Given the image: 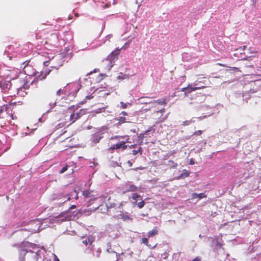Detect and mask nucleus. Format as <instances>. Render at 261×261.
<instances>
[{"mask_svg": "<svg viewBox=\"0 0 261 261\" xmlns=\"http://www.w3.org/2000/svg\"><path fill=\"white\" fill-rule=\"evenodd\" d=\"M32 69V66L27 64L23 67V71L25 74L28 75H35L37 80H42L46 78V76L48 75L50 70L46 69L44 71H42L40 73H36L35 71L31 72L30 70Z\"/></svg>", "mask_w": 261, "mask_h": 261, "instance_id": "1", "label": "nucleus"}, {"mask_svg": "<svg viewBox=\"0 0 261 261\" xmlns=\"http://www.w3.org/2000/svg\"><path fill=\"white\" fill-rule=\"evenodd\" d=\"M19 252L20 256H23L22 258V260L23 261H25V255H26L28 261H38L40 256L37 252L33 251H28L21 247H19Z\"/></svg>", "mask_w": 261, "mask_h": 261, "instance_id": "2", "label": "nucleus"}, {"mask_svg": "<svg viewBox=\"0 0 261 261\" xmlns=\"http://www.w3.org/2000/svg\"><path fill=\"white\" fill-rule=\"evenodd\" d=\"M149 107L147 108L144 109L145 111H149L151 109L154 108V111L156 110V108L159 105H165L166 104V98H163L158 99L157 100H154L153 101L149 102Z\"/></svg>", "mask_w": 261, "mask_h": 261, "instance_id": "3", "label": "nucleus"}, {"mask_svg": "<svg viewBox=\"0 0 261 261\" xmlns=\"http://www.w3.org/2000/svg\"><path fill=\"white\" fill-rule=\"evenodd\" d=\"M210 84V81L207 79L206 77L198 78V79L194 83V86H200V85H203L206 86V87H208V85Z\"/></svg>", "mask_w": 261, "mask_h": 261, "instance_id": "4", "label": "nucleus"}, {"mask_svg": "<svg viewBox=\"0 0 261 261\" xmlns=\"http://www.w3.org/2000/svg\"><path fill=\"white\" fill-rule=\"evenodd\" d=\"M125 191L124 192H135L138 191V187L128 182L124 185Z\"/></svg>", "mask_w": 261, "mask_h": 261, "instance_id": "5", "label": "nucleus"}, {"mask_svg": "<svg viewBox=\"0 0 261 261\" xmlns=\"http://www.w3.org/2000/svg\"><path fill=\"white\" fill-rule=\"evenodd\" d=\"M13 79L12 77H10L9 80L8 81H6L3 85L1 84V91L3 92H6L8 90H9L10 88L11 87V84L10 83V81Z\"/></svg>", "mask_w": 261, "mask_h": 261, "instance_id": "6", "label": "nucleus"}, {"mask_svg": "<svg viewBox=\"0 0 261 261\" xmlns=\"http://www.w3.org/2000/svg\"><path fill=\"white\" fill-rule=\"evenodd\" d=\"M82 195L85 198H90V197H93L91 199V200H96L98 198V196H95L93 194V191H91V190H85V191H83Z\"/></svg>", "mask_w": 261, "mask_h": 261, "instance_id": "7", "label": "nucleus"}, {"mask_svg": "<svg viewBox=\"0 0 261 261\" xmlns=\"http://www.w3.org/2000/svg\"><path fill=\"white\" fill-rule=\"evenodd\" d=\"M121 148H122L123 150L127 148V146L125 145V142L121 141V142L114 144L110 147V149L112 150L118 149Z\"/></svg>", "mask_w": 261, "mask_h": 261, "instance_id": "8", "label": "nucleus"}, {"mask_svg": "<svg viewBox=\"0 0 261 261\" xmlns=\"http://www.w3.org/2000/svg\"><path fill=\"white\" fill-rule=\"evenodd\" d=\"M103 138L102 134L97 133L93 134L91 138L92 141L94 143H98L100 140Z\"/></svg>", "mask_w": 261, "mask_h": 261, "instance_id": "9", "label": "nucleus"}, {"mask_svg": "<svg viewBox=\"0 0 261 261\" xmlns=\"http://www.w3.org/2000/svg\"><path fill=\"white\" fill-rule=\"evenodd\" d=\"M189 175H190V172H189V171H188L186 169H184V170H183L182 172L180 175L174 177L170 180H175V179H179L181 178H183L184 177H188L189 176Z\"/></svg>", "mask_w": 261, "mask_h": 261, "instance_id": "10", "label": "nucleus"}, {"mask_svg": "<svg viewBox=\"0 0 261 261\" xmlns=\"http://www.w3.org/2000/svg\"><path fill=\"white\" fill-rule=\"evenodd\" d=\"M246 48V46L244 45L242 47L237 49L235 50L236 52L234 53L233 55L238 58H243L241 55L243 54V52L244 51Z\"/></svg>", "mask_w": 261, "mask_h": 261, "instance_id": "11", "label": "nucleus"}, {"mask_svg": "<svg viewBox=\"0 0 261 261\" xmlns=\"http://www.w3.org/2000/svg\"><path fill=\"white\" fill-rule=\"evenodd\" d=\"M159 233V230L157 227H154L152 230L147 232L148 238L153 237Z\"/></svg>", "mask_w": 261, "mask_h": 261, "instance_id": "12", "label": "nucleus"}, {"mask_svg": "<svg viewBox=\"0 0 261 261\" xmlns=\"http://www.w3.org/2000/svg\"><path fill=\"white\" fill-rule=\"evenodd\" d=\"M206 195L203 193H201L200 194L193 193L191 195V198L192 199H195L197 198H198L199 199H201L202 198H206Z\"/></svg>", "mask_w": 261, "mask_h": 261, "instance_id": "13", "label": "nucleus"}, {"mask_svg": "<svg viewBox=\"0 0 261 261\" xmlns=\"http://www.w3.org/2000/svg\"><path fill=\"white\" fill-rule=\"evenodd\" d=\"M188 87H189V88H188V92H191L192 91H194L196 90L205 88L206 87V86H203V85H201V86L200 85V86L196 87V86H194V87H193L192 86L188 85Z\"/></svg>", "mask_w": 261, "mask_h": 261, "instance_id": "14", "label": "nucleus"}, {"mask_svg": "<svg viewBox=\"0 0 261 261\" xmlns=\"http://www.w3.org/2000/svg\"><path fill=\"white\" fill-rule=\"evenodd\" d=\"M166 165L169 169L176 168L178 166L177 164L172 160L168 161L167 163L166 164Z\"/></svg>", "mask_w": 261, "mask_h": 261, "instance_id": "15", "label": "nucleus"}, {"mask_svg": "<svg viewBox=\"0 0 261 261\" xmlns=\"http://www.w3.org/2000/svg\"><path fill=\"white\" fill-rule=\"evenodd\" d=\"M152 129V127H150L149 129L145 131V132L144 133L139 134V135L138 137V141L142 142L143 138L145 137V135H147L149 132L151 131Z\"/></svg>", "mask_w": 261, "mask_h": 261, "instance_id": "16", "label": "nucleus"}, {"mask_svg": "<svg viewBox=\"0 0 261 261\" xmlns=\"http://www.w3.org/2000/svg\"><path fill=\"white\" fill-rule=\"evenodd\" d=\"M132 198L135 201L134 203H136L138 200H142V197L137 193H133L131 195Z\"/></svg>", "mask_w": 261, "mask_h": 261, "instance_id": "17", "label": "nucleus"}, {"mask_svg": "<svg viewBox=\"0 0 261 261\" xmlns=\"http://www.w3.org/2000/svg\"><path fill=\"white\" fill-rule=\"evenodd\" d=\"M117 207H118V208L119 209V212L120 213V214H118V216L117 217H118V216H120L122 218H123L124 215V213H123V211H122L123 204L122 203H119V205L117 206Z\"/></svg>", "mask_w": 261, "mask_h": 261, "instance_id": "18", "label": "nucleus"}, {"mask_svg": "<svg viewBox=\"0 0 261 261\" xmlns=\"http://www.w3.org/2000/svg\"><path fill=\"white\" fill-rule=\"evenodd\" d=\"M93 242V240L92 238L88 237L86 240L83 241V243L85 245L87 246L88 244L91 245Z\"/></svg>", "mask_w": 261, "mask_h": 261, "instance_id": "19", "label": "nucleus"}, {"mask_svg": "<svg viewBox=\"0 0 261 261\" xmlns=\"http://www.w3.org/2000/svg\"><path fill=\"white\" fill-rule=\"evenodd\" d=\"M80 116L75 117V114L72 113L70 116V120L71 121V123H73L77 119H79Z\"/></svg>", "mask_w": 261, "mask_h": 261, "instance_id": "20", "label": "nucleus"}, {"mask_svg": "<svg viewBox=\"0 0 261 261\" xmlns=\"http://www.w3.org/2000/svg\"><path fill=\"white\" fill-rule=\"evenodd\" d=\"M141 243L145 244L148 247H151V245L149 244L148 239L147 238H143L141 239Z\"/></svg>", "mask_w": 261, "mask_h": 261, "instance_id": "21", "label": "nucleus"}, {"mask_svg": "<svg viewBox=\"0 0 261 261\" xmlns=\"http://www.w3.org/2000/svg\"><path fill=\"white\" fill-rule=\"evenodd\" d=\"M115 59V55H114V52H112L111 53V54H110L108 56V60H110V61H112V60H114Z\"/></svg>", "mask_w": 261, "mask_h": 261, "instance_id": "22", "label": "nucleus"}, {"mask_svg": "<svg viewBox=\"0 0 261 261\" xmlns=\"http://www.w3.org/2000/svg\"><path fill=\"white\" fill-rule=\"evenodd\" d=\"M140 200H141V201L138 202L137 204V206H138V207L139 208H142L144 206V204H145V202H144V201L142 199Z\"/></svg>", "mask_w": 261, "mask_h": 261, "instance_id": "23", "label": "nucleus"}, {"mask_svg": "<svg viewBox=\"0 0 261 261\" xmlns=\"http://www.w3.org/2000/svg\"><path fill=\"white\" fill-rule=\"evenodd\" d=\"M202 133H203V130H198L195 131L193 133V135L195 136H198L201 135Z\"/></svg>", "mask_w": 261, "mask_h": 261, "instance_id": "24", "label": "nucleus"}, {"mask_svg": "<svg viewBox=\"0 0 261 261\" xmlns=\"http://www.w3.org/2000/svg\"><path fill=\"white\" fill-rule=\"evenodd\" d=\"M192 120H186L183 121L182 125L184 126L189 125L192 123Z\"/></svg>", "mask_w": 261, "mask_h": 261, "instance_id": "25", "label": "nucleus"}, {"mask_svg": "<svg viewBox=\"0 0 261 261\" xmlns=\"http://www.w3.org/2000/svg\"><path fill=\"white\" fill-rule=\"evenodd\" d=\"M69 166L68 165H66L62 168V169L60 171V173L62 174L66 171L68 168Z\"/></svg>", "mask_w": 261, "mask_h": 261, "instance_id": "26", "label": "nucleus"}, {"mask_svg": "<svg viewBox=\"0 0 261 261\" xmlns=\"http://www.w3.org/2000/svg\"><path fill=\"white\" fill-rule=\"evenodd\" d=\"M64 94V92L63 90H62L61 89H59L57 92V95H58V96H60V95H61L62 94Z\"/></svg>", "mask_w": 261, "mask_h": 261, "instance_id": "27", "label": "nucleus"}, {"mask_svg": "<svg viewBox=\"0 0 261 261\" xmlns=\"http://www.w3.org/2000/svg\"><path fill=\"white\" fill-rule=\"evenodd\" d=\"M119 122L121 123H124L126 122V118L125 117H120L119 118Z\"/></svg>", "mask_w": 261, "mask_h": 261, "instance_id": "28", "label": "nucleus"}, {"mask_svg": "<svg viewBox=\"0 0 261 261\" xmlns=\"http://www.w3.org/2000/svg\"><path fill=\"white\" fill-rule=\"evenodd\" d=\"M201 258L200 256H197L192 260L189 261H201Z\"/></svg>", "mask_w": 261, "mask_h": 261, "instance_id": "29", "label": "nucleus"}, {"mask_svg": "<svg viewBox=\"0 0 261 261\" xmlns=\"http://www.w3.org/2000/svg\"><path fill=\"white\" fill-rule=\"evenodd\" d=\"M120 103L122 108L126 109L127 108V106L126 103H124L123 102H121Z\"/></svg>", "mask_w": 261, "mask_h": 261, "instance_id": "30", "label": "nucleus"}, {"mask_svg": "<svg viewBox=\"0 0 261 261\" xmlns=\"http://www.w3.org/2000/svg\"><path fill=\"white\" fill-rule=\"evenodd\" d=\"M249 54H253V53H256L257 51L254 50H252V48L250 47L249 49H248Z\"/></svg>", "mask_w": 261, "mask_h": 261, "instance_id": "31", "label": "nucleus"}, {"mask_svg": "<svg viewBox=\"0 0 261 261\" xmlns=\"http://www.w3.org/2000/svg\"><path fill=\"white\" fill-rule=\"evenodd\" d=\"M129 41L128 43H125V44H124V45L121 47V48H122V49H126V48H127L128 47V44H129Z\"/></svg>", "mask_w": 261, "mask_h": 261, "instance_id": "32", "label": "nucleus"}, {"mask_svg": "<svg viewBox=\"0 0 261 261\" xmlns=\"http://www.w3.org/2000/svg\"><path fill=\"white\" fill-rule=\"evenodd\" d=\"M99 69H94V70L93 71H91V72H90L88 74H92V73L93 72H99Z\"/></svg>", "mask_w": 261, "mask_h": 261, "instance_id": "33", "label": "nucleus"}, {"mask_svg": "<svg viewBox=\"0 0 261 261\" xmlns=\"http://www.w3.org/2000/svg\"><path fill=\"white\" fill-rule=\"evenodd\" d=\"M54 261H60L59 258L56 254H54Z\"/></svg>", "mask_w": 261, "mask_h": 261, "instance_id": "34", "label": "nucleus"}, {"mask_svg": "<svg viewBox=\"0 0 261 261\" xmlns=\"http://www.w3.org/2000/svg\"><path fill=\"white\" fill-rule=\"evenodd\" d=\"M188 88H189V87H185V88H183L181 89V91H188Z\"/></svg>", "mask_w": 261, "mask_h": 261, "instance_id": "35", "label": "nucleus"}, {"mask_svg": "<svg viewBox=\"0 0 261 261\" xmlns=\"http://www.w3.org/2000/svg\"><path fill=\"white\" fill-rule=\"evenodd\" d=\"M22 88H24V89H27V88H29V86H28V85H27V83H24V84H23V85Z\"/></svg>", "mask_w": 261, "mask_h": 261, "instance_id": "36", "label": "nucleus"}, {"mask_svg": "<svg viewBox=\"0 0 261 261\" xmlns=\"http://www.w3.org/2000/svg\"><path fill=\"white\" fill-rule=\"evenodd\" d=\"M109 6H110V4H105V5L103 6H102V7H103V8H108V7H109Z\"/></svg>", "mask_w": 261, "mask_h": 261, "instance_id": "37", "label": "nucleus"}, {"mask_svg": "<svg viewBox=\"0 0 261 261\" xmlns=\"http://www.w3.org/2000/svg\"><path fill=\"white\" fill-rule=\"evenodd\" d=\"M165 112V109H163L162 110H160V111H156V112L158 113V112H160L161 113H163Z\"/></svg>", "mask_w": 261, "mask_h": 261, "instance_id": "38", "label": "nucleus"}, {"mask_svg": "<svg viewBox=\"0 0 261 261\" xmlns=\"http://www.w3.org/2000/svg\"><path fill=\"white\" fill-rule=\"evenodd\" d=\"M116 205L115 204H111L110 206V208L111 209L112 207H114Z\"/></svg>", "mask_w": 261, "mask_h": 261, "instance_id": "39", "label": "nucleus"}, {"mask_svg": "<svg viewBox=\"0 0 261 261\" xmlns=\"http://www.w3.org/2000/svg\"><path fill=\"white\" fill-rule=\"evenodd\" d=\"M75 207H76V206H75V205H72L70 207L69 209H70V210H72V209H73V208H75Z\"/></svg>", "mask_w": 261, "mask_h": 261, "instance_id": "40", "label": "nucleus"}, {"mask_svg": "<svg viewBox=\"0 0 261 261\" xmlns=\"http://www.w3.org/2000/svg\"><path fill=\"white\" fill-rule=\"evenodd\" d=\"M127 164H128L129 167H131L132 166V163L130 161H128Z\"/></svg>", "mask_w": 261, "mask_h": 261, "instance_id": "41", "label": "nucleus"}, {"mask_svg": "<svg viewBox=\"0 0 261 261\" xmlns=\"http://www.w3.org/2000/svg\"><path fill=\"white\" fill-rule=\"evenodd\" d=\"M121 114H122V115H124V116H126V115H127V113H126V112H125V111H122V112H121Z\"/></svg>", "mask_w": 261, "mask_h": 261, "instance_id": "42", "label": "nucleus"}, {"mask_svg": "<svg viewBox=\"0 0 261 261\" xmlns=\"http://www.w3.org/2000/svg\"><path fill=\"white\" fill-rule=\"evenodd\" d=\"M190 165H193L194 164V162L193 160H191L190 162Z\"/></svg>", "mask_w": 261, "mask_h": 261, "instance_id": "43", "label": "nucleus"}, {"mask_svg": "<svg viewBox=\"0 0 261 261\" xmlns=\"http://www.w3.org/2000/svg\"><path fill=\"white\" fill-rule=\"evenodd\" d=\"M133 154H135V155L136 154L138 153V151L135 150H134L133 151Z\"/></svg>", "mask_w": 261, "mask_h": 261, "instance_id": "44", "label": "nucleus"}, {"mask_svg": "<svg viewBox=\"0 0 261 261\" xmlns=\"http://www.w3.org/2000/svg\"><path fill=\"white\" fill-rule=\"evenodd\" d=\"M86 98L88 99H90L91 98H92V96H87L86 97Z\"/></svg>", "mask_w": 261, "mask_h": 261, "instance_id": "45", "label": "nucleus"}, {"mask_svg": "<svg viewBox=\"0 0 261 261\" xmlns=\"http://www.w3.org/2000/svg\"><path fill=\"white\" fill-rule=\"evenodd\" d=\"M77 116H81V114L80 113H77L75 115V117H77Z\"/></svg>", "mask_w": 261, "mask_h": 261, "instance_id": "46", "label": "nucleus"}, {"mask_svg": "<svg viewBox=\"0 0 261 261\" xmlns=\"http://www.w3.org/2000/svg\"><path fill=\"white\" fill-rule=\"evenodd\" d=\"M139 150L140 151H141L142 149H141V147H139ZM141 153H142V152H141Z\"/></svg>", "mask_w": 261, "mask_h": 261, "instance_id": "47", "label": "nucleus"}, {"mask_svg": "<svg viewBox=\"0 0 261 261\" xmlns=\"http://www.w3.org/2000/svg\"><path fill=\"white\" fill-rule=\"evenodd\" d=\"M118 216V215L117 216H114V218L117 217V218H121V217H120V216H118V217H117Z\"/></svg>", "mask_w": 261, "mask_h": 261, "instance_id": "48", "label": "nucleus"}, {"mask_svg": "<svg viewBox=\"0 0 261 261\" xmlns=\"http://www.w3.org/2000/svg\"><path fill=\"white\" fill-rule=\"evenodd\" d=\"M71 199L70 197H68V198H67V200H70Z\"/></svg>", "mask_w": 261, "mask_h": 261, "instance_id": "49", "label": "nucleus"}, {"mask_svg": "<svg viewBox=\"0 0 261 261\" xmlns=\"http://www.w3.org/2000/svg\"><path fill=\"white\" fill-rule=\"evenodd\" d=\"M248 67H251V68L253 67V65H249V66H248Z\"/></svg>", "mask_w": 261, "mask_h": 261, "instance_id": "50", "label": "nucleus"}, {"mask_svg": "<svg viewBox=\"0 0 261 261\" xmlns=\"http://www.w3.org/2000/svg\"><path fill=\"white\" fill-rule=\"evenodd\" d=\"M51 36H53V37H56V38H57L56 36L55 35H53H53H51Z\"/></svg>", "mask_w": 261, "mask_h": 261, "instance_id": "51", "label": "nucleus"}, {"mask_svg": "<svg viewBox=\"0 0 261 261\" xmlns=\"http://www.w3.org/2000/svg\"><path fill=\"white\" fill-rule=\"evenodd\" d=\"M139 168V169H143L144 168H143V167H139V168Z\"/></svg>", "mask_w": 261, "mask_h": 261, "instance_id": "52", "label": "nucleus"}, {"mask_svg": "<svg viewBox=\"0 0 261 261\" xmlns=\"http://www.w3.org/2000/svg\"><path fill=\"white\" fill-rule=\"evenodd\" d=\"M75 16L77 17V16H78L77 14L75 13Z\"/></svg>", "mask_w": 261, "mask_h": 261, "instance_id": "53", "label": "nucleus"}, {"mask_svg": "<svg viewBox=\"0 0 261 261\" xmlns=\"http://www.w3.org/2000/svg\"><path fill=\"white\" fill-rule=\"evenodd\" d=\"M75 198H76V199H78V196H77V195H76V196H75Z\"/></svg>", "mask_w": 261, "mask_h": 261, "instance_id": "54", "label": "nucleus"}, {"mask_svg": "<svg viewBox=\"0 0 261 261\" xmlns=\"http://www.w3.org/2000/svg\"><path fill=\"white\" fill-rule=\"evenodd\" d=\"M120 259V258H117V261H120L119 260Z\"/></svg>", "mask_w": 261, "mask_h": 261, "instance_id": "55", "label": "nucleus"}, {"mask_svg": "<svg viewBox=\"0 0 261 261\" xmlns=\"http://www.w3.org/2000/svg\"><path fill=\"white\" fill-rule=\"evenodd\" d=\"M155 246H156V245H155V246H153L152 248H155Z\"/></svg>", "mask_w": 261, "mask_h": 261, "instance_id": "56", "label": "nucleus"}]
</instances>
